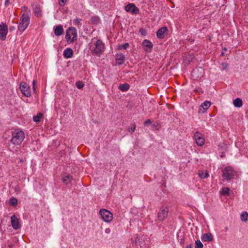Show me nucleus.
I'll return each instance as SVG.
<instances>
[{
  "instance_id": "1",
  "label": "nucleus",
  "mask_w": 248,
  "mask_h": 248,
  "mask_svg": "<svg viewBox=\"0 0 248 248\" xmlns=\"http://www.w3.org/2000/svg\"><path fill=\"white\" fill-rule=\"evenodd\" d=\"M12 136L11 141L15 145H20L25 138L24 133L21 130L13 132Z\"/></svg>"
},
{
  "instance_id": "2",
  "label": "nucleus",
  "mask_w": 248,
  "mask_h": 248,
  "mask_svg": "<svg viewBox=\"0 0 248 248\" xmlns=\"http://www.w3.org/2000/svg\"><path fill=\"white\" fill-rule=\"evenodd\" d=\"M105 48L104 44L100 40L94 43V46H91V50L93 54L99 56L102 53Z\"/></svg>"
},
{
  "instance_id": "3",
  "label": "nucleus",
  "mask_w": 248,
  "mask_h": 248,
  "mask_svg": "<svg viewBox=\"0 0 248 248\" xmlns=\"http://www.w3.org/2000/svg\"><path fill=\"white\" fill-rule=\"evenodd\" d=\"M222 177L224 180L229 181L232 179L236 174V172L231 167H227L222 170Z\"/></svg>"
},
{
  "instance_id": "4",
  "label": "nucleus",
  "mask_w": 248,
  "mask_h": 248,
  "mask_svg": "<svg viewBox=\"0 0 248 248\" xmlns=\"http://www.w3.org/2000/svg\"><path fill=\"white\" fill-rule=\"evenodd\" d=\"M30 21V19L29 16L25 13H23L21 17L20 22L18 27V30L23 32L28 28Z\"/></svg>"
},
{
  "instance_id": "5",
  "label": "nucleus",
  "mask_w": 248,
  "mask_h": 248,
  "mask_svg": "<svg viewBox=\"0 0 248 248\" xmlns=\"http://www.w3.org/2000/svg\"><path fill=\"white\" fill-rule=\"evenodd\" d=\"M77 39V31L73 28H69L66 31L65 39L70 44L76 41Z\"/></svg>"
},
{
  "instance_id": "6",
  "label": "nucleus",
  "mask_w": 248,
  "mask_h": 248,
  "mask_svg": "<svg viewBox=\"0 0 248 248\" xmlns=\"http://www.w3.org/2000/svg\"><path fill=\"white\" fill-rule=\"evenodd\" d=\"M99 215L101 218L106 222H110L113 219L112 214L106 209H100L99 211Z\"/></svg>"
},
{
  "instance_id": "7",
  "label": "nucleus",
  "mask_w": 248,
  "mask_h": 248,
  "mask_svg": "<svg viewBox=\"0 0 248 248\" xmlns=\"http://www.w3.org/2000/svg\"><path fill=\"white\" fill-rule=\"evenodd\" d=\"M169 208L167 206H162L158 213V219L162 221L164 220L168 216Z\"/></svg>"
},
{
  "instance_id": "8",
  "label": "nucleus",
  "mask_w": 248,
  "mask_h": 248,
  "mask_svg": "<svg viewBox=\"0 0 248 248\" xmlns=\"http://www.w3.org/2000/svg\"><path fill=\"white\" fill-rule=\"evenodd\" d=\"M193 138L197 145L202 146L205 143V140L202 135L199 132L197 131L194 134Z\"/></svg>"
},
{
  "instance_id": "9",
  "label": "nucleus",
  "mask_w": 248,
  "mask_h": 248,
  "mask_svg": "<svg viewBox=\"0 0 248 248\" xmlns=\"http://www.w3.org/2000/svg\"><path fill=\"white\" fill-rule=\"evenodd\" d=\"M20 89L22 93L27 97H30L31 95V91L30 87L26 82H22L20 84Z\"/></svg>"
},
{
  "instance_id": "10",
  "label": "nucleus",
  "mask_w": 248,
  "mask_h": 248,
  "mask_svg": "<svg viewBox=\"0 0 248 248\" xmlns=\"http://www.w3.org/2000/svg\"><path fill=\"white\" fill-rule=\"evenodd\" d=\"M8 33V26L4 23L0 24V38L1 40L6 39Z\"/></svg>"
},
{
  "instance_id": "11",
  "label": "nucleus",
  "mask_w": 248,
  "mask_h": 248,
  "mask_svg": "<svg viewBox=\"0 0 248 248\" xmlns=\"http://www.w3.org/2000/svg\"><path fill=\"white\" fill-rule=\"evenodd\" d=\"M153 46L152 43L148 40L145 39L142 42L143 48L147 52L151 51Z\"/></svg>"
},
{
  "instance_id": "12",
  "label": "nucleus",
  "mask_w": 248,
  "mask_h": 248,
  "mask_svg": "<svg viewBox=\"0 0 248 248\" xmlns=\"http://www.w3.org/2000/svg\"><path fill=\"white\" fill-rule=\"evenodd\" d=\"M127 12H131L132 14H137L139 12V9L133 3H129L125 7Z\"/></svg>"
},
{
  "instance_id": "13",
  "label": "nucleus",
  "mask_w": 248,
  "mask_h": 248,
  "mask_svg": "<svg viewBox=\"0 0 248 248\" xmlns=\"http://www.w3.org/2000/svg\"><path fill=\"white\" fill-rule=\"evenodd\" d=\"M11 222L13 228L15 230H17L20 228L19 220L16 216L13 215L11 217Z\"/></svg>"
},
{
  "instance_id": "14",
  "label": "nucleus",
  "mask_w": 248,
  "mask_h": 248,
  "mask_svg": "<svg viewBox=\"0 0 248 248\" xmlns=\"http://www.w3.org/2000/svg\"><path fill=\"white\" fill-rule=\"evenodd\" d=\"M167 31V28L166 27H163L160 28L156 32L157 37L158 38H163Z\"/></svg>"
},
{
  "instance_id": "15",
  "label": "nucleus",
  "mask_w": 248,
  "mask_h": 248,
  "mask_svg": "<svg viewBox=\"0 0 248 248\" xmlns=\"http://www.w3.org/2000/svg\"><path fill=\"white\" fill-rule=\"evenodd\" d=\"M115 60L116 63L119 64H123L124 62V54L120 53L116 55Z\"/></svg>"
},
{
  "instance_id": "16",
  "label": "nucleus",
  "mask_w": 248,
  "mask_h": 248,
  "mask_svg": "<svg viewBox=\"0 0 248 248\" xmlns=\"http://www.w3.org/2000/svg\"><path fill=\"white\" fill-rule=\"evenodd\" d=\"M202 240L205 242H211L213 240V236L211 233L207 232L202 235Z\"/></svg>"
},
{
  "instance_id": "17",
  "label": "nucleus",
  "mask_w": 248,
  "mask_h": 248,
  "mask_svg": "<svg viewBox=\"0 0 248 248\" xmlns=\"http://www.w3.org/2000/svg\"><path fill=\"white\" fill-rule=\"evenodd\" d=\"M73 51L70 48H67L63 52V56L65 58H70L72 57Z\"/></svg>"
},
{
  "instance_id": "18",
  "label": "nucleus",
  "mask_w": 248,
  "mask_h": 248,
  "mask_svg": "<svg viewBox=\"0 0 248 248\" xmlns=\"http://www.w3.org/2000/svg\"><path fill=\"white\" fill-rule=\"evenodd\" d=\"M54 32L56 35L60 36L63 32V29L62 25L57 26L54 30Z\"/></svg>"
},
{
  "instance_id": "19",
  "label": "nucleus",
  "mask_w": 248,
  "mask_h": 248,
  "mask_svg": "<svg viewBox=\"0 0 248 248\" xmlns=\"http://www.w3.org/2000/svg\"><path fill=\"white\" fill-rule=\"evenodd\" d=\"M73 180V177L68 174L64 175L62 179V181L65 184H70Z\"/></svg>"
},
{
  "instance_id": "20",
  "label": "nucleus",
  "mask_w": 248,
  "mask_h": 248,
  "mask_svg": "<svg viewBox=\"0 0 248 248\" xmlns=\"http://www.w3.org/2000/svg\"><path fill=\"white\" fill-rule=\"evenodd\" d=\"M233 105L235 107L240 108L242 107L243 102L240 98H237L233 100Z\"/></svg>"
},
{
  "instance_id": "21",
  "label": "nucleus",
  "mask_w": 248,
  "mask_h": 248,
  "mask_svg": "<svg viewBox=\"0 0 248 248\" xmlns=\"http://www.w3.org/2000/svg\"><path fill=\"white\" fill-rule=\"evenodd\" d=\"M199 176L202 179L206 178L209 176L207 170H201L198 173Z\"/></svg>"
},
{
  "instance_id": "22",
  "label": "nucleus",
  "mask_w": 248,
  "mask_h": 248,
  "mask_svg": "<svg viewBox=\"0 0 248 248\" xmlns=\"http://www.w3.org/2000/svg\"><path fill=\"white\" fill-rule=\"evenodd\" d=\"M211 102L210 101H205L204 103H203L201 106V107H202L204 110V111H206L208 108L211 106Z\"/></svg>"
},
{
  "instance_id": "23",
  "label": "nucleus",
  "mask_w": 248,
  "mask_h": 248,
  "mask_svg": "<svg viewBox=\"0 0 248 248\" xmlns=\"http://www.w3.org/2000/svg\"><path fill=\"white\" fill-rule=\"evenodd\" d=\"M129 85L128 84L125 83L120 85L119 86V89L123 92H125L127 91L129 89Z\"/></svg>"
},
{
  "instance_id": "24",
  "label": "nucleus",
  "mask_w": 248,
  "mask_h": 248,
  "mask_svg": "<svg viewBox=\"0 0 248 248\" xmlns=\"http://www.w3.org/2000/svg\"><path fill=\"white\" fill-rule=\"evenodd\" d=\"M33 12L35 14V15L38 17L41 16L42 14H41V9L38 7H35L33 9Z\"/></svg>"
},
{
  "instance_id": "25",
  "label": "nucleus",
  "mask_w": 248,
  "mask_h": 248,
  "mask_svg": "<svg viewBox=\"0 0 248 248\" xmlns=\"http://www.w3.org/2000/svg\"><path fill=\"white\" fill-rule=\"evenodd\" d=\"M43 117V114L41 113H38L36 116L33 117V121L35 122H39Z\"/></svg>"
},
{
  "instance_id": "26",
  "label": "nucleus",
  "mask_w": 248,
  "mask_h": 248,
  "mask_svg": "<svg viewBox=\"0 0 248 248\" xmlns=\"http://www.w3.org/2000/svg\"><path fill=\"white\" fill-rule=\"evenodd\" d=\"M136 128V124H131L128 127L127 130L130 133H133Z\"/></svg>"
},
{
  "instance_id": "27",
  "label": "nucleus",
  "mask_w": 248,
  "mask_h": 248,
  "mask_svg": "<svg viewBox=\"0 0 248 248\" xmlns=\"http://www.w3.org/2000/svg\"><path fill=\"white\" fill-rule=\"evenodd\" d=\"M241 219L243 221L248 220V213L246 212H243L241 216Z\"/></svg>"
},
{
  "instance_id": "28",
  "label": "nucleus",
  "mask_w": 248,
  "mask_h": 248,
  "mask_svg": "<svg viewBox=\"0 0 248 248\" xmlns=\"http://www.w3.org/2000/svg\"><path fill=\"white\" fill-rule=\"evenodd\" d=\"M230 189L227 187H223L222 189V194L223 195H229Z\"/></svg>"
},
{
  "instance_id": "29",
  "label": "nucleus",
  "mask_w": 248,
  "mask_h": 248,
  "mask_svg": "<svg viewBox=\"0 0 248 248\" xmlns=\"http://www.w3.org/2000/svg\"><path fill=\"white\" fill-rule=\"evenodd\" d=\"M80 21V19L77 18L73 20V23L75 25L80 27L81 26Z\"/></svg>"
},
{
  "instance_id": "30",
  "label": "nucleus",
  "mask_w": 248,
  "mask_h": 248,
  "mask_svg": "<svg viewBox=\"0 0 248 248\" xmlns=\"http://www.w3.org/2000/svg\"><path fill=\"white\" fill-rule=\"evenodd\" d=\"M17 201L15 198H11L10 200V204L11 205L15 206L17 204Z\"/></svg>"
},
{
  "instance_id": "31",
  "label": "nucleus",
  "mask_w": 248,
  "mask_h": 248,
  "mask_svg": "<svg viewBox=\"0 0 248 248\" xmlns=\"http://www.w3.org/2000/svg\"><path fill=\"white\" fill-rule=\"evenodd\" d=\"M195 248H203V245L200 240L196 241L195 242Z\"/></svg>"
},
{
  "instance_id": "32",
  "label": "nucleus",
  "mask_w": 248,
  "mask_h": 248,
  "mask_svg": "<svg viewBox=\"0 0 248 248\" xmlns=\"http://www.w3.org/2000/svg\"><path fill=\"white\" fill-rule=\"evenodd\" d=\"M128 46H129V44L126 43L123 45L119 46L118 49H122V48H124V49H126Z\"/></svg>"
},
{
  "instance_id": "33",
  "label": "nucleus",
  "mask_w": 248,
  "mask_h": 248,
  "mask_svg": "<svg viewBox=\"0 0 248 248\" xmlns=\"http://www.w3.org/2000/svg\"><path fill=\"white\" fill-rule=\"evenodd\" d=\"M77 88L79 89H82L84 87V84L82 81H78L76 83Z\"/></svg>"
},
{
  "instance_id": "34",
  "label": "nucleus",
  "mask_w": 248,
  "mask_h": 248,
  "mask_svg": "<svg viewBox=\"0 0 248 248\" xmlns=\"http://www.w3.org/2000/svg\"><path fill=\"white\" fill-rule=\"evenodd\" d=\"M227 148L226 145L224 143H220L218 145V148L219 150L226 149Z\"/></svg>"
},
{
  "instance_id": "35",
  "label": "nucleus",
  "mask_w": 248,
  "mask_h": 248,
  "mask_svg": "<svg viewBox=\"0 0 248 248\" xmlns=\"http://www.w3.org/2000/svg\"><path fill=\"white\" fill-rule=\"evenodd\" d=\"M221 65L222 66V69L223 70H225L226 69H227V67H228V64L227 63H226V62L222 63L221 64Z\"/></svg>"
},
{
  "instance_id": "36",
  "label": "nucleus",
  "mask_w": 248,
  "mask_h": 248,
  "mask_svg": "<svg viewBox=\"0 0 248 248\" xmlns=\"http://www.w3.org/2000/svg\"><path fill=\"white\" fill-rule=\"evenodd\" d=\"M36 80H33V82H32V84H33V87H32V88H33V90L34 91V92H35V88H36Z\"/></svg>"
},
{
  "instance_id": "37",
  "label": "nucleus",
  "mask_w": 248,
  "mask_h": 248,
  "mask_svg": "<svg viewBox=\"0 0 248 248\" xmlns=\"http://www.w3.org/2000/svg\"><path fill=\"white\" fill-rule=\"evenodd\" d=\"M110 232H111V230H110V228H106L105 230V232L107 234H109L110 233Z\"/></svg>"
},
{
  "instance_id": "38",
  "label": "nucleus",
  "mask_w": 248,
  "mask_h": 248,
  "mask_svg": "<svg viewBox=\"0 0 248 248\" xmlns=\"http://www.w3.org/2000/svg\"><path fill=\"white\" fill-rule=\"evenodd\" d=\"M61 2H60V5L61 6H63L64 5L65 2L66 1V0H59Z\"/></svg>"
},
{
  "instance_id": "39",
  "label": "nucleus",
  "mask_w": 248,
  "mask_h": 248,
  "mask_svg": "<svg viewBox=\"0 0 248 248\" xmlns=\"http://www.w3.org/2000/svg\"><path fill=\"white\" fill-rule=\"evenodd\" d=\"M152 123V121H151L150 119H148L147 120V121H146L145 122H144V124L145 125H148V124H150Z\"/></svg>"
},
{
  "instance_id": "40",
  "label": "nucleus",
  "mask_w": 248,
  "mask_h": 248,
  "mask_svg": "<svg viewBox=\"0 0 248 248\" xmlns=\"http://www.w3.org/2000/svg\"><path fill=\"white\" fill-rule=\"evenodd\" d=\"M140 31L141 33V34H142V35H145L146 34L145 31L143 29H140Z\"/></svg>"
},
{
  "instance_id": "41",
  "label": "nucleus",
  "mask_w": 248,
  "mask_h": 248,
  "mask_svg": "<svg viewBox=\"0 0 248 248\" xmlns=\"http://www.w3.org/2000/svg\"><path fill=\"white\" fill-rule=\"evenodd\" d=\"M9 3H10L9 0H6L5 1V6L8 5Z\"/></svg>"
},
{
  "instance_id": "42",
  "label": "nucleus",
  "mask_w": 248,
  "mask_h": 248,
  "mask_svg": "<svg viewBox=\"0 0 248 248\" xmlns=\"http://www.w3.org/2000/svg\"><path fill=\"white\" fill-rule=\"evenodd\" d=\"M15 29V28L14 26L10 27L9 28L10 31H13Z\"/></svg>"
},
{
  "instance_id": "43",
  "label": "nucleus",
  "mask_w": 248,
  "mask_h": 248,
  "mask_svg": "<svg viewBox=\"0 0 248 248\" xmlns=\"http://www.w3.org/2000/svg\"><path fill=\"white\" fill-rule=\"evenodd\" d=\"M196 73H197V70H194L192 72V75L194 76V75H196Z\"/></svg>"
},
{
  "instance_id": "44",
  "label": "nucleus",
  "mask_w": 248,
  "mask_h": 248,
  "mask_svg": "<svg viewBox=\"0 0 248 248\" xmlns=\"http://www.w3.org/2000/svg\"><path fill=\"white\" fill-rule=\"evenodd\" d=\"M192 248V245H189L188 246H187L186 248Z\"/></svg>"
},
{
  "instance_id": "45",
  "label": "nucleus",
  "mask_w": 248,
  "mask_h": 248,
  "mask_svg": "<svg viewBox=\"0 0 248 248\" xmlns=\"http://www.w3.org/2000/svg\"><path fill=\"white\" fill-rule=\"evenodd\" d=\"M225 230H226V231H227V230H228V228H227V227H226V228H225Z\"/></svg>"
},
{
  "instance_id": "46",
  "label": "nucleus",
  "mask_w": 248,
  "mask_h": 248,
  "mask_svg": "<svg viewBox=\"0 0 248 248\" xmlns=\"http://www.w3.org/2000/svg\"><path fill=\"white\" fill-rule=\"evenodd\" d=\"M221 54H222V55H224V53H223V52H222Z\"/></svg>"
}]
</instances>
